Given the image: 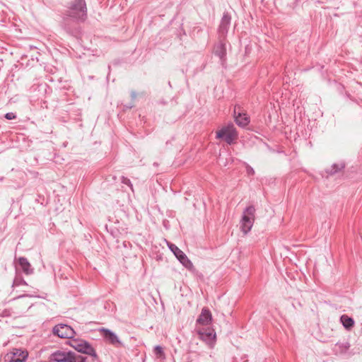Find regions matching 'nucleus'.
Wrapping results in <instances>:
<instances>
[{
	"instance_id": "obj_6",
	"label": "nucleus",
	"mask_w": 362,
	"mask_h": 362,
	"mask_svg": "<svg viewBox=\"0 0 362 362\" xmlns=\"http://www.w3.org/2000/svg\"><path fill=\"white\" fill-rule=\"evenodd\" d=\"M69 345L78 352L88 355H94L95 350L87 342L81 339H72Z\"/></svg>"
},
{
	"instance_id": "obj_5",
	"label": "nucleus",
	"mask_w": 362,
	"mask_h": 362,
	"mask_svg": "<svg viewBox=\"0 0 362 362\" xmlns=\"http://www.w3.org/2000/svg\"><path fill=\"white\" fill-rule=\"evenodd\" d=\"M69 15L77 18H83L86 15V6L84 0H75L69 8Z\"/></svg>"
},
{
	"instance_id": "obj_3",
	"label": "nucleus",
	"mask_w": 362,
	"mask_h": 362,
	"mask_svg": "<svg viewBox=\"0 0 362 362\" xmlns=\"http://www.w3.org/2000/svg\"><path fill=\"white\" fill-rule=\"evenodd\" d=\"M28 357V352L25 349L13 348L5 356V362H24Z\"/></svg>"
},
{
	"instance_id": "obj_16",
	"label": "nucleus",
	"mask_w": 362,
	"mask_h": 362,
	"mask_svg": "<svg viewBox=\"0 0 362 362\" xmlns=\"http://www.w3.org/2000/svg\"><path fill=\"white\" fill-rule=\"evenodd\" d=\"M6 118L7 119H13L16 118V115L15 114H13V112H8L7 113L6 115H5Z\"/></svg>"
},
{
	"instance_id": "obj_18",
	"label": "nucleus",
	"mask_w": 362,
	"mask_h": 362,
	"mask_svg": "<svg viewBox=\"0 0 362 362\" xmlns=\"http://www.w3.org/2000/svg\"><path fill=\"white\" fill-rule=\"evenodd\" d=\"M124 182L127 184V185H129L130 181L129 180H127V179H124Z\"/></svg>"
},
{
	"instance_id": "obj_14",
	"label": "nucleus",
	"mask_w": 362,
	"mask_h": 362,
	"mask_svg": "<svg viewBox=\"0 0 362 362\" xmlns=\"http://www.w3.org/2000/svg\"><path fill=\"white\" fill-rule=\"evenodd\" d=\"M340 320L344 327L347 329H350L351 328H352L354 325V320L346 315H341Z\"/></svg>"
},
{
	"instance_id": "obj_15",
	"label": "nucleus",
	"mask_w": 362,
	"mask_h": 362,
	"mask_svg": "<svg viewBox=\"0 0 362 362\" xmlns=\"http://www.w3.org/2000/svg\"><path fill=\"white\" fill-rule=\"evenodd\" d=\"M154 353L157 358H165V354L163 352V348L160 346H157L155 347Z\"/></svg>"
},
{
	"instance_id": "obj_13",
	"label": "nucleus",
	"mask_w": 362,
	"mask_h": 362,
	"mask_svg": "<svg viewBox=\"0 0 362 362\" xmlns=\"http://www.w3.org/2000/svg\"><path fill=\"white\" fill-rule=\"evenodd\" d=\"M235 121L238 125L245 127L248 124L250 119L245 114L239 113L238 116L235 117Z\"/></svg>"
},
{
	"instance_id": "obj_7",
	"label": "nucleus",
	"mask_w": 362,
	"mask_h": 362,
	"mask_svg": "<svg viewBox=\"0 0 362 362\" xmlns=\"http://www.w3.org/2000/svg\"><path fill=\"white\" fill-rule=\"evenodd\" d=\"M197 333L203 341L209 344H212L216 339V334L214 330L210 327L204 329L203 327H197Z\"/></svg>"
},
{
	"instance_id": "obj_8",
	"label": "nucleus",
	"mask_w": 362,
	"mask_h": 362,
	"mask_svg": "<svg viewBox=\"0 0 362 362\" xmlns=\"http://www.w3.org/2000/svg\"><path fill=\"white\" fill-rule=\"evenodd\" d=\"M170 249L174 253L175 257L186 268H187L188 269H192L193 268V264L192 263V262L187 258L185 254L176 245L171 244L170 245Z\"/></svg>"
},
{
	"instance_id": "obj_17",
	"label": "nucleus",
	"mask_w": 362,
	"mask_h": 362,
	"mask_svg": "<svg viewBox=\"0 0 362 362\" xmlns=\"http://www.w3.org/2000/svg\"><path fill=\"white\" fill-rule=\"evenodd\" d=\"M124 182L127 184V185H129L130 181L129 180H127V179H124Z\"/></svg>"
},
{
	"instance_id": "obj_10",
	"label": "nucleus",
	"mask_w": 362,
	"mask_h": 362,
	"mask_svg": "<svg viewBox=\"0 0 362 362\" xmlns=\"http://www.w3.org/2000/svg\"><path fill=\"white\" fill-rule=\"evenodd\" d=\"M212 315L210 310L204 308L197 320V327H202L203 326L210 325Z\"/></svg>"
},
{
	"instance_id": "obj_2",
	"label": "nucleus",
	"mask_w": 362,
	"mask_h": 362,
	"mask_svg": "<svg viewBox=\"0 0 362 362\" xmlns=\"http://www.w3.org/2000/svg\"><path fill=\"white\" fill-rule=\"evenodd\" d=\"M255 220V209L253 206H249L244 210L240 221V228L244 234H247L251 230Z\"/></svg>"
},
{
	"instance_id": "obj_1",
	"label": "nucleus",
	"mask_w": 362,
	"mask_h": 362,
	"mask_svg": "<svg viewBox=\"0 0 362 362\" xmlns=\"http://www.w3.org/2000/svg\"><path fill=\"white\" fill-rule=\"evenodd\" d=\"M217 139H223L227 144H231L236 142L238 134L233 124L223 126L216 132Z\"/></svg>"
},
{
	"instance_id": "obj_4",
	"label": "nucleus",
	"mask_w": 362,
	"mask_h": 362,
	"mask_svg": "<svg viewBox=\"0 0 362 362\" xmlns=\"http://www.w3.org/2000/svg\"><path fill=\"white\" fill-rule=\"evenodd\" d=\"M49 361L54 362H82L79 356L71 352L57 351L49 356Z\"/></svg>"
},
{
	"instance_id": "obj_12",
	"label": "nucleus",
	"mask_w": 362,
	"mask_h": 362,
	"mask_svg": "<svg viewBox=\"0 0 362 362\" xmlns=\"http://www.w3.org/2000/svg\"><path fill=\"white\" fill-rule=\"evenodd\" d=\"M18 263L19 265L21 266V269L26 274H29L32 272L33 269H31V265L26 258L20 257L18 259Z\"/></svg>"
},
{
	"instance_id": "obj_11",
	"label": "nucleus",
	"mask_w": 362,
	"mask_h": 362,
	"mask_svg": "<svg viewBox=\"0 0 362 362\" xmlns=\"http://www.w3.org/2000/svg\"><path fill=\"white\" fill-rule=\"evenodd\" d=\"M100 332L103 334V336L105 337L106 341H107L109 343L112 344L120 343L116 334L112 332L107 329H102Z\"/></svg>"
},
{
	"instance_id": "obj_9",
	"label": "nucleus",
	"mask_w": 362,
	"mask_h": 362,
	"mask_svg": "<svg viewBox=\"0 0 362 362\" xmlns=\"http://www.w3.org/2000/svg\"><path fill=\"white\" fill-rule=\"evenodd\" d=\"M54 334L60 338L71 339L74 335V329L66 325H59L54 327Z\"/></svg>"
}]
</instances>
